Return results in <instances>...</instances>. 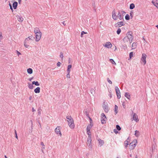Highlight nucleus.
Instances as JSON below:
<instances>
[{"instance_id": "f257e3e1", "label": "nucleus", "mask_w": 158, "mask_h": 158, "mask_svg": "<svg viewBox=\"0 0 158 158\" xmlns=\"http://www.w3.org/2000/svg\"><path fill=\"white\" fill-rule=\"evenodd\" d=\"M34 32L35 34V40L39 41L41 38L42 33L38 28L36 27L34 30Z\"/></svg>"}, {"instance_id": "f03ea898", "label": "nucleus", "mask_w": 158, "mask_h": 158, "mask_svg": "<svg viewBox=\"0 0 158 158\" xmlns=\"http://www.w3.org/2000/svg\"><path fill=\"white\" fill-rule=\"evenodd\" d=\"M66 118L68 120V125L69 127L71 129H73L75 127V125L74 123V121L73 118H72L71 116H67Z\"/></svg>"}, {"instance_id": "7ed1b4c3", "label": "nucleus", "mask_w": 158, "mask_h": 158, "mask_svg": "<svg viewBox=\"0 0 158 158\" xmlns=\"http://www.w3.org/2000/svg\"><path fill=\"white\" fill-rule=\"evenodd\" d=\"M106 118L105 114L102 113L101 114V121L102 124H105L106 122Z\"/></svg>"}, {"instance_id": "20e7f679", "label": "nucleus", "mask_w": 158, "mask_h": 158, "mask_svg": "<svg viewBox=\"0 0 158 158\" xmlns=\"http://www.w3.org/2000/svg\"><path fill=\"white\" fill-rule=\"evenodd\" d=\"M91 136H88L87 138V144L88 145L90 148H92Z\"/></svg>"}, {"instance_id": "39448f33", "label": "nucleus", "mask_w": 158, "mask_h": 158, "mask_svg": "<svg viewBox=\"0 0 158 158\" xmlns=\"http://www.w3.org/2000/svg\"><path fill=\"white\" fill-rule=\"evenodd\" d=\"M147 56L145 54H143L142 55V56L141 59V60L144 63V64H145L146 62V60Z\"/></svg>"}, {"instance_id": "423d86ee", "label": "nucleus", "mask_w": 158, "mask_h": 158, "mask_svg": "<svg viewBox=\"0 0 158 158\" xmlns=\"http://www.w3.org/2000/svg\"><path fill=\"white\" fill-rule=\"evenodd\" d=\"M105 102H104L103 103V108L106 113H107L109 111V109L107 105H105Z\"/></svg>"}, {"instance_id": "0eeeda50", "label": "nucleus", "mask_w": 158, "mask_h": 158, "mask_svg": "<svg viewBox=\"0 0 158 158\" xmlns=\"http://www.w3.org/2000/svg\"><path fill=\"white\" fill-rule=\"evenodd\" d=\"M55 131L57 134L58 135L59 134L60 136L61 135H62L60 131V127H57L55 129Z\"/></svg>"}, {"instance_id": "6e6552de", "label": "nucleus", "mask_w": 158, "mask_h": 158, "mask_svg": "<svg viewBox=\"0 0 158 158\" xmlns=\"http://www.w3.org/2000/svg\"><path fill=\"white\" fill-rule=\"evenodd\" d=\"M124 24L122 21L116 23L115 24L116 27H120L122 26H123Z\"/></svg>"}, {"instance_id": "1a4fd4ad", "label": "nucleus", "mask_w": 158, "mask_h": 158, "mask_svg": "<svg viewBox=\"0 0 158 158\" xmlns=\"http://www.w3.org/2000/svg\"><path fill=\"white\" fill-rule=\"evenodd\" d=\"M132 114H133V119L136 122H138L139 121V120L138 119V116L136 115V114L135 113H134L132 111Z\"/></svg>"}, {"instance_id": "9d476101", "label": "nucleus", "mask_w": 158, "mask_h": 158, "mask_svg": "<svg viewBox=\"0 0 158 158\" xmlns=\"http://www.w3.org/2000/svg\"><path fill=\"white\" fill-rule=\"evenodd\" d=\"M136 144L135 143L133 144H132V143H130L129 145V148L130 150L133 149L136 146Z\"/></svg>"}, {"instance_id": "9b49d317", "label": "nucleus", "mask_w": 158, "mask_h": 158, "mask_svg": "<svg viewBox=\"0 0 158 158\" xmlns=\"http://www.w3.org/2000/svg\"><path fill=\"white\" fill-rule=\"evenodd\" d=\"M112 46V45L110 42H107L105 44V45H104V46L108 48H111Z\"/></svg>"}, {"instance_id": "f8f14e48", "label": "nucleus", "mask_w": 158, "mask_h": 158, "mask_svg": "<svg viewBox=\"0 0 158 158\" xmlns=\"http://www.w3.org/2000/svg\"><path fill=\"white\" fill-rule=\"evenodd\" d=\"M112 18L114 20H116L117 19V16L116 14L115 11L114 10H113L112 13Z\"/></svg>"}, {"instance_id": "ddd939ff", "label": "nucleus", "mask_w": 158, "mask_h": 158, "mask_svg": "<svg viewBox=\"0 0 158 158\" xmlns=\"http://www.w3.org/2000/svg\"><path fill=\"white\" fill-rule=\"evenodd\" d=\"M98 143L100 146L101 147L104 143V142L103 140H101V139H98Z\"/></svg>"}, {"instance_id": "4468645a", "label": "nucleus", "mask_w": 158, "mask_h": 158, "mask_svg": "<svg viewBox=\"0 0 158 158\" xmlns=\"http://www.w3.org/2000/svg\"><path fill=\"white\" fill-rule=\"evenodd\" d=\"M127 36V37L130 43H131L133 39V37L132 35H131L129 36Z\"/></svg>"}, {"instance_id": "2eb2a0df", "label": "nucleus", "mask_w": 158, "mask_h": 158, "mask_svg": "<svg viewBox=\"0 0 158 158\" xmlns=\"http://www.w3.org/2000/svg\"><path fill=\"white\" fill-rule=\"evenodd\" d=\"M13 7L14 9L17 8L18 6V2L16 1H15L12 4Z\"/></svg>"}, {"instance_id": "dca6fc26", "label": "nucleus", "mask_w": 158, "mask_h": 158, "mask_svg": "<svg viewBox=\"0 0 158 158\" xmlns=\"http://www.w3.org/2000/svg\"><path fill=\"white\" fill-rule=\"evenodd\" d=\"M118 16L120 20H123V16L120 13V11H118Z\"/></svg>"}, {"instance_id": "f3484780", "label": "nucleus", "mask_w": 158, "mask_h": 158, "mask_svg": "<svg viewBox=\"0 0 158 158\" xmlns=\"http://www.w3.org/2000/svg\"><path fill=\"white\" fill-rule=\"evenodd\" d=\"M35 39V37L33 36H30L28 37V38H26L25 39V41H28L29 40H33Z\"/></svg>"}, {"instance_id": "a211bd4d", "label": "nucleus", "mask_w": 158, "mask_h": 158, "mask_svg": "<svg viewBox=\"0 0 158 158\" xmlns=\"http://www.w3.org/2000/svg\"><path fill=\"white\" fill-rule=\"evenodd\" d=\"M40 88L37 87L34 89V92L35 93H39L40 92Z\"/></svg>"}, {"instance_id": "6ab92c4d", "label": "nucleus", "mask_w": 158, "mask_h": 158, "mask_svg": "<svg viewBox=\"0 0 158 158\" xmlns=\"http://www.w3.org/2000/svg\"><path fill=\"white\" fill-rule=\"evenodd\" d=\"M137 43L136 42H134L133 43L132 45V49H135L137 47Z\"/></svg>"}, {"instance_id": "aec40b11", "label": "nucleus", "mask_w": 158, "mask_h": 158, "mask_svg": "<svg viewBox=\"0 0 158 158\" xmlns=\"http://www.w3.org/2000/svg\"><path fill=\"white\" fill-rule=\"evenodd\" d=\"M17 18H18V20L19 21V22H21L23 21V18L21 16H20L19 15H18L17 16Z\"/></svg>"}, {"instance_id": "412c9836", "label": "nucleus", "mask_w": 158, "mask_h": 158, "mask_svg": "<svg viewBox=\"0 0 158 158\" xmlns=\"http://www.w3.org/2000/svg\"><path fill=\"white\" fill-rule=\"evenodd\" d=\"M93 124H91L88 125L86 128V130H90L91 128L93 127Z\"/></svg>"}, {"instance_id": "4be33fe9", "label": "nucleus", "mask_w": 158, "mask_h": 158, "mask_svg": "<svg viewBox=\"0 0 158 158\" xmlns=\"http://www.w3.org/2000/svg\"><path fill=\"white\" fill-rule=\"evenodd\" d=\"M125 96L126 97L127 99H130V98H131V96L130 94L129 93H125Z\"/></svg>"}, {"instance_id": "5701e85b", "label": "nucleus", "mask_w": 158, "mask_h": 158, "mask_svg": "<svg viewBox=\"0 0 158 158\" xmlns=\"http://www.w3.org/2000/svg\"><path fill=\"white\" fill-rule=\"evenodd\" d=\"M27 72L28 74H31L32 73V69L30 68H29L27 69Z\"/></svg>"}, {"instance_id": "b1692460", "label": "nucleus", "mask_w": 158, "mask_h": 158, "mask_svg": "<svg viewBox=\"0 0 158 158\" xmlns=\"http://www.w3.org/2000/svg\"><path fill=\"white\" fill-rule=\"evenodd\" d=\"M135 135L137 137H138L140 135V133L138 131L136 130L135 131Z\"/></svg>"}, {"instance_id": "393cba45", "label": "nucleus", "mask_w": 158, "mask_h": 158, "mask_svg": "<svg viewBox=\"0 0 158 158\" xmlns=\"http://www.w3.org/2000/svg\"><path fill=\"white\" fill-rule=\"evenodd\" d=\"M32 85H35L36 86L40 85V83L37 81H33L32 82Z\"/></svg>"}, {"instance_id": "a878e982", "label": "nucleus", "mask_w": 158, "mask_h": 158, "mask_svg": "<svg viewBox=\"0 0 158 158\" xmlns=\"http://www.w3.org/2000/svg\"><path fill=\"white\" fill-rule=\"evenodd\" d=\"M135 7V5L134 3H131L130 5V9L131 10L133 9Z\"/></svg>"}, {"instance_id": "bb28decb", "label": "nucleus", "mask_w": 158, "mask_h": 158, "mask_svg": "<svg viewBox=\"0 0 158 158\" xmlns=\"http://www.w3.org/2000/svg\"><path fill=\"white\" fill-rule=\"evenodd\" d=\"M90 92L93 96L95 94V91L93 89H91L90 90Z\"/></svg>"}, {"instance_id": "cd10ccee", "label": "nucleus", "mask_w": 158, "mask_h": 158, "mask_svg": "<svg viewBox=\"0 0 158 158\" xmlns=\"http://www.w3.org/2000/svg\"><path fill=\"white\" fill-rule=\"evenodd\" d=\"M32 84H30V83H28V87L30 89H32L33 88V86Z\"/></svg>"}, {"instance_id": "c85d7f7f", "label": "nucleus", "mask_w": 158, "mask_h": 158, "mask_svg": "<svg viewBox=\"0 0 158 158\" xmlns=\"http://www.w3.org/2000/svg\"><path fill=\"white\" fill-rule=\"evenodd\" d=\"M118 106L116 105H115V107H114V112L116 114H117L118 112Z\"/></svg>"}, {"instance_id": "c756f323", "label": "nucleus", "mask_w": 158, "mask_h": 158, "mask_svg": "<svg viewBox=\"0 0 158 158\" xmlns=\"http://www.w3.org/2000/svg\"><path fill=\"white\" fill-rule=\"evenodd\" d=\"M128 39L127 37V36H126L123 39V41L124 43H126L128 42Z\"/></svg>"}, {"instance_id": "7c9ffc66", "label": "nucleus", "mask_w": 158, "mask_h": 158, "mask_svg": "<svg viewBox=\"0 0 158 158\" xmlns=\"http://www.w3.org/2000/svg\"><path fill=\"white\" fill-rule=\"evenodd\" d=\"M41 111H42V110L41 109V108L40 107L37 110L38 115L40 116V115L41 114Z\"/></svg>"}, {"instance_id": "2f4dec72", "label": "nucleus", "mask_w": 158, "mask_h": 158, "mask_svg": "<svg viewBox=\"0 0 158 158\" xmlns=\"http://www.w3.org/2000/svg\"><path fill=\"white\" fill-rule=\"evenodd\" d=\"M116 94L117 96V98L118 99H119L121 98V94H120V91L116 93Z\"/></svg>"}, {"instance_id": "473e14b6", "label": "nucleus", "mask_w": 158, "mask_h": 158, "mask_svg": "<svg viewBox=\"0 0 158 158\" xmlns=\"http://www.w3.org/2000/svg\"><path fill=\"white\" fill-rule=\"evenodd\" d=\"M125 19L126 20H129L130 19V17L128 14H127L125 16Z\"/></svg>"}, {"instance_id": "72a5a7b5", "label": "nucleus", "mask_w": 158, "mask_h": 158, "mask_svg": "<svg viewBox=\"0 0 158 158\" xmlns=\"http://www.w3.org/2000/svg\"><path fill=\"white\" fill-rule=\"evenodd\" d=\"M121 32V29L120 28H118L116 31L117 34L118 35H119L120 33Z\"/></svg>"}, {"instance_id": "f704fd0d", "label": "nucleus", "mask_w": 158, "mask_h": 158, "mask_svg": "<svg viewBox=\"0 0 158 158\" xmlns=\"http://www.w3.org/2000/svg\"><path fill=\"white\" fill-rule=\"evenodd\" d=\"M115 89L116 93L120 91L118 88L117 86H115Z\"/></svg>"}, {"instance_id": "c9c22d12", "label": "nucleus", "mask_w": 158, "mask_h": 158, "mask_svg": "<svg viewBox=\"0 0 158 158\" xmlns=\"http://www.w3.org/2000/svg\"><path fill=\"white\" fill-rule=\"evenodd\" d=\"M110 62L112 63V64H116L115 61L113 59H110Z\"/></svg>"}, {"instance_id": "e433bc0d", "label": "nucleus", "mask_w": 158, "mask_h": 158, "mask_svg": "<svg viewBox=\"0 0 158 158\" xmlns=\"http://www.w3.org/2000/svg\"><path fill=\"white\" fill-rule=\"evenodd\" d=\"M116 128L117 129H116L118 131H120L121 129V127L118 125H116Z\"/></svg>"}, {"instance_id": "4c0bfd02", "label": "nucleus", "mask_w": 158, "mask_h": 158, "mask_svg": "<svg viewBox=\"0 0 158 158\" xmlns=\"http://www.w3.org/2000/svg\"><path fill=\"white\" fill-rule=\"evenodd\" d=\"M124 143L125 144V147L126 148L127 147L128 145V143L127 141H125Z\"/></svg>"}, {"instance_id": "58836bf2", "label": "nucleus", "mask_w": 158, "mask_h": 158, "mask_svg": "<svg viewBox=\"0 0 158 158\" xmlns=\"http://www.w3.org/2000/svg\"><path fill=\"white\" fill-rule=\"evenodd\" d=\"M87 131V133L88 135V136H91V132L90 130H86Z\"/></svg>"}, {"instance_id": "ea45409f", "label": "nucleus", "mask_w": 158, "mask_h": 158, "mask_svg": "<svg viewBox=\"0 0 158 158\" xmlns=\"http://www.w3.org/2000/svg\"><path fill=\"white\" fill-rule=\"evenodd\" d=\"M87 33L86 32H85L84 31H82L81 32V37H83V35L84 34H86Z\"/></svg>"}, {"instance_id": "a19ab883", "label": "nucleus", "mask_w": 158, "mask_h": 158, "mask_svg": "<svg viewBox=\"0 0 158 158\" xmlns=\"http://www.w3.org/2000/svg\"><path fill=\"white\" fill-rule=\"evenodd\" d=\"M26 41H25H25L24 42V45L26 48H28V47L29 46V45L26 44Z\"/></svg>"}, {"instance_id": "79ce46f5", "label": "nucleus", "mask_w": 158, "mask_h": 158, "mask_svg": "<svg viewBox=\"0 0 158 158\" xmlns=\"http://www.w3.org/2000/svg\"><path fill=\"white\" fill-rule=\"evenodd\" d=\"M133 56V52H131L130 53V54H129V57L130 58H131V57Z\"/></svg>"}, {"instance_id": "37998d69", "label": "nucleus", "mask_w": 158, "mask_h": 158, "mask_svg": "<svg viewBox=\"0 0 158 158\" xmlns=\"http://www.w3.org/2000/svg\"><path fill=\"white\" fill-rule=\"evenodd\" d=\"M131 143H132V144H133L135 143L136 144L137 143V140H134Z\"/></svg>"}, {"instance_id": "c03bdc74", "label": "nucleus", "mask_w": 158, "mask_h": 158, "mask_svg": "<svg viewBox=\"0 0 158 158\" xmlns=\"http://www.w3.org/2000/svg\"><path fill=\"white\" fill-rule=\"evenodd\" d=\"M15 137H16V138L17 139H18V135H17V133L16 131L15 130Z\"/></svg>"}, {"instance_id": "a18cd8bd", "label": "nucleus", "mask_w": 158, "mask_h": 158, "mask_svg": "<svg viewBox=\"0 0 158 158\" xmlns=\"http://www.w3.org/2000/svg\"><path fill=\"white\" fill-rule=\"evenodd\" d=\"M60 58H62V59H63V54L62 52H61L60 53Z\"/></svg>"}, {"instance_id": "49530a36", "label": "nucleus", "mask_w": 158, "mask_h": 158, "mask_svg": "<svg viewBox=\"0 0 158 158\" xmlns=\"http://www.w3.org/2000/svg\"><path fill=\"white\" fill-rule=\"evenodd\" d=\"M107 81L109 83L111 84H112V82L108 78H107Z\"/></svg>"}, {"instance_id": "de8ad7c7", "label": "nucleus", "mask_w": 158, "mask_h": 158, "mask_svg": "<svg viewBox=\"0 0 158 158\" xmlns=\"http://www.w3.org/2000/svg\"><path fill=\"white\" fill-rule=\"evenodd\" d=\"M132 34V32L131 31H129V32H127V36H129V35H132L131 34Z\"/></svg>"}, {"instance_id": "09e8293b", "label": "nucleus", "mask_w": 158, "mask_h": 158, "mask_svg": "<svg viewBox=\"0 0 158 158\" xmlns=\"http://www.w3.org/2000/svg\"><path fill=\"white\" fill-rule=\"evenodd\" d=\"M0 39H2V38H3L2 33L1 32H0Z\"/></svg>"}, {"instance_id": "8fccbe9b", "label": "nucleus", "mask_w": 158, "mask_h": 158, "mask_svg": "<svg viewBox=\"0 0 158 158\" xmlns=\"http://www.w3.org/2000/svg\"><path fill=\"white\" fill-rule=\"evenodd\" d=\"M117 130L116 129H114V132L116 134H117L118 133V131H117Z\"/></svg>"}, {"instance_id": "3c124183", "label": "nucleus", "mask_w": 158, "mask_h": 158, "mask_svg": "<svg viewBox=\"0 0 158 158\" xmlns=\"http://www.w3.org/2000/svg\"><path fill=\"white\" fill-rule=\"evenodd\" d=\"M66 77H67V78H70L69 73H68V74H67V76H66Z\"/></svg>"}, {"instance_id": "603ef678", "label": "nucleus", "mask_w": 158, "mask_h": 158, "mask_svg": "<svg viewBox=\"0 0 158 158\" xmlns=\"http://www.w3.org/2000/svg\"><path fill=\"white\" fill-rule=\"evenodd\" d=\"M61 64V63L59 62H58L57 64V66L59 67L60 66Z\"/></svg>"}, {"instance_id": "864d4df0", "label": "nucleus", "mask_w": 158, "mask_h": 158, "mask_svg": "<svg viewBox=\"0 0 158 158\" xmlns=\"http://www.w3.org/2000/svg\"><path fill=\"white\" fill-rule=\"evenodd\" d=\"M16 52H17V55L19 56V55H21V54L20 52H19L18 51H16Z\"/></svg>"}, {"instance_id": "5fc2aeb1", "label": "nucleus", "mask_w": 158, "mask_h": 158, "mask_svg": "<svg viewBox=\"0 0 158 158\" xmlns=\"http://www.w3.org/2000/svg\"><path fill=\"white\" fill-rule=\"evenodd\" d=\"M72 67V65H69L68 66V69H70Z\"/></svg>"}, {"instance_id": "6e6d98bb", "label": "nucleus", "mask_w": 158, "mask_h": 158, "mask_svg": "<svg viewBox=\"0 0 158 158\" xmlns=\"http://www.w3.org/2000/svg\"><path fill=\"white\" fill-rule=\"evenodd\" d=\"M67 73H70V69H68L67 68Z\"/></svg>"}, {"instance_id": "4d7b16f0", "label": "nucleus", "mask_w": 158, "mask_h": 158, "mask_svg": "<svg viewBox=\"0 0 158 158\" xmlns=\"http://www.w3.org/2000/svg\"><path fill=\"white\" fill-rule=\"evenodd\" d=\"M40 144L42 146H45V145H44L43 142H41Z\"/></svg>"}, {"instance_id": "13d9d810", "label": "nucleus", "mask_w": 158, "mask_h": 158, "mask_svg": "<svg viewBox=\"0 0 158 158\" xmlns=\"http://www.w3.org/2000/svg\"><path fill=\"white\" fill-rule=\"evenodd\" d=\"M130 141V139L129 138V137H128L127 139L125 141H127L129 143Z\"/></svg>"}, {"instance_id": "bf43d9fd", "label": "nucleus", "mask_w": 158, "mask_h": 158, "mask_svg": "<svg viewBox=\"0 0 158 158\" xmlns=\"http://www.w3.org/2000/svg\"><path fill=\"white\" fill-rule=\"evenodd\" d=\"M154 5L157 8H158L157 6H158V4L157 3H156L155 4H154Z\"/></svg>"}, {"instance_id": "052dcab7", "label": "nucleus", "mask_w": 158, "mask_h": 158, "mask_svg": "<svg viewBox=\"0 0 158 158\" xmlns=\"http://www.w3.org/2000/svg\"><path fill=\"white\" fill-rule=\"evenodd\" d=\"M110 98H111L112 97V94H110L109 95Z\"/></svg>"}, {"instance_id": "680f3d73", "label": "nucleus", "mask_w": 158, "mask_h": 158, "mask_svg": "<svg viewBox=\"0 0 158 158\" xmlns=\"http://www.w3.org/2000/svg\"><path fill=\"white\" fill-rule=\"evenodd\" d=\"M10 9L11 10L13 11V9L12 8V6H11L10 7Z\"/></svg>"}, {"instance_id": "e2e57ef3", "label": "nucleus", "mask_w": 158, "mask_h": 158, "mask_svg": "<svg viewBox=\"0 0 158 158\" xmlns=\"http://www.w3.org/2000/svg\"><path fill=\"white\" fill-rule=\"evenodd\" d=\"M32 112H34L35 111V110L34 109L33 107L32 108Z\"/></svg>"}, {"instance_id": "0e129e2a", "label": "nucleus", "mask_w": 158, "mask_h": 158, "mask_svg": "<svg viewBox=\"0 0 158 158\" xmlns=\"http://www.w3.org/2000/svg\"><path fill=\"white\" fill-rule=\"evenodd\" d=\"M64 23H65V21H63V22H62V23L64 25V26H65L66 25V24Z\"/></svg>"}, {"instance_id": "69168bd1", "label": "nucleus", "mask_w": 158, "mask_h": 158, "mask_svg": "<svg viewBox=\"0 0 158 158\" xmlns=\"http://www.w3.org/2000/svg\"><path fill=\"white\" fill-rule=\"evenodd\" d=\"M89 119H90V124H91V122L92 121V119L90 118H89Z\"/></svg>"}, {"instance_id": "338daca9", "label": "nucleus", "mask_w": 158, "mask_h": 158, "mask_svg": "<svg viewBox=\"0 0 158 158\" xmlns=\"http://www.w3.org/2000/svg\"><path fill=\"white\" fill-rule=\"evenodd\" d=\"M32 97L31 96H30L29 98V99L30 100H31V99H32Z\"/></svg>"}, {"instance_id": "774afa93", "label": "nucleus", "mask_w": 158, "mask_h": 158, "mask_svg": "<svg viewBox=\"0 0 158 158\" xmlns=\"http://www.w3.org/2000/svg\"><path fill=\"white\" fill-rule=\"evenodd\" d=\"M33 79V77H32L31 78H29V81H31V80Z\"/></svg>"}]
</instances>
